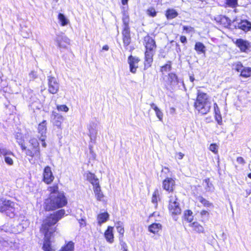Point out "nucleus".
I'll list each match as a JSON object with an SVG mask.
<instances>
[{
    "mask_svg": "<svg viewBox=\"0 0 251 251\" xmlns=\"http://www.w3.org/2000/svg\"><path fill=\"white\" fill-rule=\"evenodd\" d=\"M234 69L237 72H241L244 67L242 65V63L238 62L234 65Z\"/></svg>",
    "mask_w": 251,
    "mask_h": 251,
    "instance_id": "42",
    "label": "nucleus"
},
{
    "mask_svg": "<svg viewBox=\"0 0 251 251\" xmlns=\"http://www.w3.org/2000/svg\"><path fill=\"white\" fill-rule=\"evenodd\" d=\"M214 109L215 114V117L218 123L222 121V117L220 114L219 108L216 103L214 104Z\"/></svg>",
    "mask_w": 251,
    "mask_h": 251,
    "instance_id": "30",
    "label": "nucleus"
},
{
    "mask_svg": "<svg viewBox=\"0 0 251 251\" xmlns=\"http://www.w3.org/2000/svg\"><path fill=\"white\" fill-rule=\"evenodd\" d=\"M57 109L59 111L68 112L69 108L66 105H57Z\"/></svg>",
    "mask_w": 251,
    "mask_h": 251,
    "instance_id": "45",
    "label": "nucleus"
},
{
    "mask_svg": "<svg viewBox=\"0 0 251 251\" xmlns=\"http://www.w3.org/2000/svg\"><path fill=\"white\" fill-rule=\"evenodd\" d=\"M67 203V200L63 194H53L44 202V207L46 210H54L62 207Z\"/></svg>",
    "mask_w": 251,
    "mask_h": 251,
    "instance_id": "3",
    "label": "nucleus"
},
{
    "mask_svg": "<svg viewBox=\"0 0 251 251\" xmlns=\"http://www.w3.org/2000/svg\"><path fill=\"white\" fill-rule=\"evenodd\" d=\"M153 51H146L145 52V66L147 65L151 66V63L152 62V56L153 55Z\"/></svg>",
    "mask_w": 251,
    "mask_h": 251,
    "instance_id": "24",
    "label": "nucleus"
},
{
    "mask_svg": "<svg viewBox=\"0 0 251 251\" xmlns=\"http://www.w3.org/2000/svg\"><path fill=\"white\" fill-rule=\"evenodd\" d=\"M113 227L108 226L104 233L105 238L107 242L112 243L114 241Z\"/></svg>",
    "mask_w": 251,
    "mask_h": 251,
    "instance_id": "17",
    "label": "nucleus"
},
{
    "mask_svg": "<svg viewBox=\"0 0 251 251\" xmlns=\"http://www.w3.org/2000/svg\"><path fill=\"white\" fill-rule=\"evenodd\" d=\"M46 138V136H40L39 137V140L42 142V146L44 148H46L47 146V144L45 142Z\"/></svg>",
    "mask_w": 251,
    "mask_h": 251,
    "instance_id": "50",
    "label": "nucleus"
},
{
    "mask_svg": "<svg viewBox=\"0 0 251 251\" xmlns=\"http://www.w3.org/2000/svg\"><path fill=\"white\" fill-rule=\"evenodd\" d=\"M115 226L117 231L122 236H123L125 232L123 223L120 221L118 222L115 224Z\"/></svg>",
    "mask_w": 251,
    "mask_h": 251,
    "instance_id": "32",
    "label": "nucleus"
},
{
    "mask_svg": "<svg viewBox=\"0 0 251 251\" xmlns=\"http://www.w3.org/2000/svg\"><path fill=\"white\" fill-rule=\"evenodd\" d=\"M18 204L10 200L2 199L0 201V212L4 213L7 216L13 218L16 213Z\"/></svg>",
    "mask_w": 251,
    "mask_h": 251,
    "instance_id": "4",
    "label": "nucleus"
},
{
    "mask_svg": "<svg viewBox=\"0 0 251 251\" xmlns=\"http://www.w3.org/2000/svg\"><path fill=\"white\" fill-rule=\"evenodd\" d=\"M38 132L40 134V136H46L47 121L46 120H44L38 125Z\"/></svg>",
    "mask_w": 251,
    "mask_h": 251,
    "instance_id": "20",
    "label": "nucleus"
},
{
    "mask_svg": "<svg viewBox=\"0 0 251 251\" xmlns=\"http://www.w3.org/2000/svg\"><path fill=\"white\" fill-rule=\"evenodd\" d=\"M139 59L138 57L130 55L128 58V63L129 65L130 71L132 73H135L137 68L138 67Z\"/></svg>",
    "mask_w": 251,
    "mask_h": 251,
    "instance_id": "14",
    "label": "nucleus"
},
{
    "mask_svg": "<svg viewBox=\"0 0 251 251\" xmlns=\"http://www.w3.org/2000/svg\"><path fill=\"white\" fill-rule=\"evenodd\" d=\"M159 195L158 191L157 190L155 191L152 195L151 201L152 203L155 204L156 205L157 203V197Z\"/></svg>",
    "mask_w": 251,
    "mask_h": 251,
    "instance_id": "41",
    "label": "nucleus"
},
{
    "mask_svg": "<svg viewBox=\"0 0 251 251\" xmlns=\"http://www.w3.org/2000/svg\"><path fill=\"white\" fill-rule=\"evenodd\" d=\"M1 150H4L6 151V153L3 154L2 153H0V155H3L5 156L4 160L5 162L9 165H12L13 164V161L12 158L10 156L11 155L13 156V153L4 148H0Z\"/></svg>",
    "mask_w": 251,
    "mask_h": 251,
    "instance_id": "18",
    "label": "nucleus"
},
{
    "mask_svg": "<svg viewBox=\"0 0 251 251\" xmlns=\"http://www.w3.org/2000/svg\"><path fill=\"white\" fill-rule=\"evenodd\" d=\"M168 208L172 215H177L181 213V208L176 195L172 193L169 196Z\"/></svg>",
    "mask_w": 251,
    "mask_h": 251,
    "instance_id": "6",
    "label": "nucleus"
},
{
    "mask_svg": "<svg viewBox=\"0 0 251 251\" xmlns=\"http://www.w3.org/2000/svg\"><path fill=\"white\" fill-rule=\"evenodd\" d=\"M79 223H80L81 226L85 224L84 220L82 219L79 220Z\"/></svg>",
    "mask_w": 251,
    "mask_h": 251,
    "instance_id": "55",
    "label": "nucleus"
},
{
    "mask_svg": "<svg viewBox=\"0 0 251 251\" xmlns=\"http://www.w3.org/2000/svg\"><path fill=\"white\" fill-rule=\"evenodd\" d=\"M16 138L17 139V142H18V143L19 144V145L21 146V147L22 148V150L23 151H24V150H26V147L25 146V145L24 144V140L23 139L21 138V136L20 134L18 135H16Z\"/></svg>",
    "mask_w": 251,
    "mask_h": 251,
    "instance_id": "36",
    "label": "nucleus"
},
{
    "mask_svg": "<svg viewBox=\"0 0 251 251\" xmlns=\"http://www.w3.org/2000/svg\"><path fill=\"white\" fill-rule=\"evenodd\" d=\"M109 49V47L107 45H105L102 47V50H108Z\"/></svg>",
    "mask_w": 251,
    "mask_h": 251,
    "instance_id": "56",
    "label": "nucleus"
},
{
    "mask_svg": "<svg viewBox=\"0 0 251 251\" xmlns=\"http://www.w3.org/2000/svg\"><path fill=\"white\" fill-rule=\"evenodd\" d=\"M94 191L97 200L101 201L103 197V195L101 191L100 185L94 187Z\"/></svg>",
    "mask_w": 251,
    "mask_h": 251,
    "instance_id": "25",
    "label": "nucleus"
},
{
    "mask_svg": "<svg viewBox=\"0 0 251 251\" xmlns=\"http://www.w3.org/2000/svg\"><path fill=\"white\" fill-rule=\"evenodd\" d=\"M51 121L53 125L58 128H61V124L63 121V117L56 112L53 111L51 114Z\"/></svg>",
    "mask_w": 251,
    "mask_h": 251,
    "instance_id": "11",
    "label": "nucleus"
},
{
    "mask_svg": "<svg viewBox=\"0 0 251 251\" xmlns=\"http://www.w3.org/2000/svg\"><path fill=\"white\" fill-rule=\"evenodd\" d=\"M89 136L91 140H92L93 139H95L97 134L96 130L91 126H90L89 127Z\"/></svg>",
    "mask_w": 251,
    "mask_h": 251,
    "instance_id": "37",
    "label": "nucleus"
},
{
    "mask_svg": "<svg viewBox=\"0 0 251 251\" xmlns=\"http://www.w3.org/2000/svg\"><path fill=\"white\" fill-rule=\"evenodd\" d=\"M162 228V226L160 224L154 223L149 226L148 230L153 234L157 233Z\"/></svg>",
    "mask_w": 251,
    "mask_h": 251,
    "instance_id": "22",
    "label": "nucleus"
},
{
    "mask_svg": "<svg viewBox=\"0 0 251 251\" xmlns=\"http://www.w3.org/2000/svg\"><path fill=\"white\" fill-rule=\"evenodd\" d=\"M193 229L198 233H202L204 231V228L198 222H194L191 225Z\"/></svg>",
    "mask_w": 251,
    "mask_h": 251,
    "instance_id": "29",
    "label": "nucleus"
},
{
    "mask_svg": "<svg viewBox=\"0 0 251 251\" xmlns=\"http://www.w3.org/2000/svg\"><path fill=\"white\" fill-rule=\"evenodd\" d=\"M192 215V212L190 210H187L185 212V219L189 222H191L193 220V217Z\"/></svg>",
    "mask_w": 251,
    "mask_h": 251,
    "instance_id": "38",
    "label": "nucleus"
},
{
    "mask_svg": "<svg viewBox=\"0 0 251 251\" xmlns=\"http://www.w3.org/2000/svg\"><path fill=\"white\" fill-rule=\"evenodd\" d=\"M166 15L167 19H172L176 17L178 15V13L175 10L169 9L167 11Z\"/></svg>",
    "mask_w": 251,
    "mask_h": 251,
    "instance_id": "33",
    "label": "nucleus"
},
{
    "mask_svg": "<svg viewBox=\"0 0 251 251\" xmlns=\"http://www.w3.org/2000/svg\"><path fill=\"white\" fill-rule=\"evenodd\" d=\"M144 41L146 50L154 52L156 49V45L154 40L151 37L147 36L145 37Z\"/></svg>",
    "mask_w": 251,
    "mask_h": 251,
    "instance_id": "15",
    "label": "nucleus"
},
{
    "mask_svg": "<svg viewBox=\"0 0 251 251\" xmlns=\"http://www.w3.org/2000/svg\"><path fill=\"white\" fill-rule=\"evenodd\" d=\"M54 0V1H55L56 2H58V1L59 0Z\"/></svg>",
    "mask_w": 251,
    "mask_h": 251,
    "instance_id": "64",
    "label": "nucleus"
},
{
    "mask_svg": "<svg viewBox=\"0 0 251 251\" xmlns=\"http://www.w3.org/2000/svg\"><path fill=\"white\" fill-rule=\"evenodd\" d=\"M251 75V68L244 67L240 73V75L244 77H248Z\"/></svg>",
    "mask_w": 251,
    "mask_h": 251,
    "instance_id": "34",
    "label": "nucleus"
},
{
    "mask_svg": "<svg viewBox=\"0 0 251 251\" xmlns=\"http://www.w3.org/2000/svg\"><path fill=\"white\" fill-rule=\"evenodd\" d=\"M109 214L107 212L100 213L98 215L97 220L99 225L106 222L109 219Z\"/></svg>",
    "mask_w": 251,
    "mask_h": 251,
    "instance_id": "23",
    "label": "nucleus"
},
{
    "mask_svg": "<svg viewBox=\"0 0 251 251\" xmlns=\"http://www.w3.org/2000/svg\"><path fill=\"white\" fill-rule=\"evenodd\" d=\"M128 0H122V3L123 5L127 4Z\"/></svg>",
    "mask_w": 251,
    "mask_h": 251,
    "instance_id": "57",
    "label": "nucleus"
},
{
    "mask_svg": "<svg viewBox=\"0 0 251 251\" xmlns=\"http://www.w3.org/2000/svg\"><path fill=\"white\" fill-rule=\"evenodd\" d=\"M147 14L151 16L154 17L156 16V11L154 8L151 7L147 10Z\"/></svg>",
    "mask_w": 251,
    "mask_h": 251,
    "instance_id": "46",
    "label": "nucleus"
},
{
    "mask_svg": "<svg viewBox=\"0 0 251 251\" xmlns=\"http://www.w3.org/2000/svg\"><path fill=\"white\" fill-rule=\"evenodd\" d=\"M165 85L167 89H175L178 87L179 83L183 84V81L179 79L177 75L174 73H170L163 77Z\"/></svg>",
    "mask_w": 251,
    "mask_h": 251,
    "instance_id": "5",
    "label": "nucleus"
},
{
    "mask_svg": "<svg viewBox=\"0 0 251 251\" xmlns=\"http://www.w3.org/2000/svg\"><path fill=\"white\" fill-rule=\"evenodd\" d=\"M180 42L182 43H186L187 42L186 37L184 36H181L180 38Z\"/></svg>",
    "mask_w": 251,
    "mask_h": 251,
    "instance_id": "52",
    "label": "nucleus"
},
{
    "mask_svg": "<svg viewBox=\"0 0 251 251\" xmlns=\"http://www.w3.org/2000/svg\"><path fill=\"white\" fill-rule=\"evenodd\" d=\"M29 80H33L35 78L37 77V73L34 71H31L29 74Z\"/></svg>",
    "mask_w": 251,
    "mask_h": 251,
    "instance_id": "47",
    "label": "nucleus"
},
{
    "mask_svg": "<svg viewBox=\"0 0 251 251\" xmlns=\"http://www.w3.org/2000/svg\"><path fill=\"white\" fill-rule=\"evenodd\" d=\"M65 211L63 209L58 210L53 214L50 215L43 222L41 230L44 234L45 241L43 249L44 251H54L50 245V236L55 231L54 225L64 215Z\"/></svg>",
    "mask_w": 251,
    "mask_h": 251,
    "instance_id": "1",
    "label": "nucleus"
},
{
    "mask_svg": "<svg viewBox=\"0 0 251 251\" xmlns=\"http://www.w3.org/2000/svg\"><path fill=\"white\" fill-rule=\"evenodd\" d=\"M238 0H226V4L230 7H235L237 5Z\"/></svg>",
    "mask_w": 251,
    "mask_h": 251,
    "instance_id": "39",
    "label": "nucleus"
},
{
    "mask_svg": "<svg viewBox=\"0 0 251 251\" xmlns=\"http://www.w3.org/2000/svg\"><path fill=\"white\" fill-rule=\"evenodd\" d=\"M29 143L31 145L32 149H35V152H33L30 149H26L24 150L25 153L26 155L29 156L31 157L35 156L38 159L41 158V153L39 148V144L37 139L35 138H32L30 139Z\"/></svg>",
    "mask_w": 251,
    "mask_h": 251,
    "instance_id": "7",
    "label": "nucleus"
},
{
    "mask_svg": "<svg viewBox=\"0 0 251 251\" xmlns=\"http://www.w3.org/2000/svg\"><path fill=\"white\" fill-rule=\"evenodd\" d=\"M171 111L172 112H174L175 111V109L174 108H172L171 109Z\"/></svg>",
    "mask_w": 251,
    "mask_h": 251,
    "instance_id": "61",
    "label": "nucleus"
},
{
    "mask_svg": "<svg viewBox=\"0 0 251 251\" xmlns=\"http://www.w3.org/2000/svg\"><path fill=\"white\" fill-rule=\"evenodd\" d=\"M49 191L50 192V195L53 194H60L58 192V187L56 185L50 187L49 188Z\"/></svg>",
    "mask_w": 251,
    "mask_h": 251,
    "instance_id": "44",
    "label": "nucleus"
},
{
    "mask_svg": "<svg viewBox=\"0 0 251 251\" xmlns=\"http://www.w3.org/2000/svg\"><path fill=\"white\" fill-rule=\"evenodd\" d=\"M87 179L95 187L99 185V179L96 177V176L91 173H88L86 175Z\"/></svg>",
    "mask_w": 251,
    "mask_h": 251,
    "instance_id": "21",
    "label": "nucleus"
},
{
    "mask_svg": "<svg viewBox=\"0 0 251 251\" xmlns=\"http://www.w3.org/2000/svg\"><path fill=\"white\" fill-rule=\"evenodd\" d=\"M151 106L152 109H153L155 112L157 117L159 119L160 121H162L163 119V113L160 110V109L153 103L151 104Z\"/></svg>",
    "mask_w": 251,
    "mask_h": 251,
    "instance_id": "27",
    "label": "nucleus"
},
{
    "mask_svg": "<svg viewBox=\"0 0 251 251\" xmlns=\"http://www.w3.org/2000/svg\"><path fill=\"white\" fill-rule=\"evenodd\" d=\"M48 91L50 93L54 94L57 93L59 88V85L57 79L52 76H48Z\"/></svg>",
    "mask_w": 251,
    "mask_h": 251,
    "instance_id": "10",
    "label": "nucleus"
},
{
    "mask_svg": "<svg viewBox=\"0 0 251 251\" xmlns=\"http://www.w3.org/2000/svg\"><path fill=\"white\" fill-rule=\"evenodd\" d=\"M58 18L62 26H65L69 23V20L62 13L58 14Z\"/></svg>",
    "mask_w": 251,
    "mask_h": 251,
    "instance_id": "31",
    "label": "nucleus"
},
{
    "mask_svg": "<svg viewBox=\"0 0 251 251\" xmlns=\"http://www.w3.org/2000/svg\"><path fill=\"white\" fill-rule=\"evenodd\" d=\"M209 150L214 152V153H216L217 151H218V150H217V146L215 144H211L210 147H209Z\"/></svg>",
    "mask_w": 251,
    "mask_h": 251,
    "instance_id": "48",
    "label": "nucleus"
},
{
    "mask_svg": "<svg viewBox=\"0 0 251 251\" xmlns=\"http://www.w3.org/2000/svg\"><path fill=\"white\" fill-rule=\"evenodd\" d=\"M0 153H2L3 154H5L6 153V151L5 150H1L0 149Z\"/></svg>",
    "mask_w": 251,
    "mask_h": 251,
    "instance_id": "59",
    "label": "nucleus"
},
{
    "mask_svg": "<svg viewBox=\"0 0 251 251\" xmlns=\"http://www.w3.org/2000/svg\"><path fill=\"white\" fill-rule=\"evenodd\" d=\"M184 156V154L181 152H178L176 153V157L178 159H182Z\"/></svg>",
    "mask_w": 251,
    "mask_h": 251,
    "instance_id": "53",
    "label": "nucleus"
},
{
    "mask_svg": "<svg viewBox=\"0 0 251 251\" xmlns=\"http://www.w3.org/2000/svg\"><path fill=\"white\" fill-rule=\"evenodd\" d=\"M237 27L246 32L251 29V23L247 20H242L238 24Z\"/></svg>",
    "mask_w": 251,
    "mask_h": 251,
    "instance_id": "19",
    "label": "nucleus"
},
{
    "mask_svg": "<svg viewBox=\"0 0 251 251\" xmlns=\"http://www.w3.org/2000/svg\"><path fill=\"white\" fill-rule=\"evenodd\" d=\"M248 177H249V178H251V174H249L248 175Z\"/></svg>",
    "mask_w": 251,
    "mask_h": 251,
    "instance_id": "62",
    "label": "nucleus"
},
{
    "mask_svg": "<svg viewBox=\"0 0 251 251\" xmlns=\"http://www.w3.org/2000/svg\"><path fill=\"white\" fill-rule=\"evenodd\" d=\"M33 152H35V149H32V151Z\"/></svg>",
    "mask_w": 251,
    "mask_h": 251,
    "instance_id": "63",
    "label": "nucleus"
},
{
    "mask_svg": "<svg viewBox=\"0 0 251 251\" xmlns=\"http://www.w3.org/2000/svg\"><path fill=\"white\" fill-rule=\"evenodd\" d=\"M190 81L192 82H193L194 81V80H195V78L193 76H190Z\"/></svg>",
    "mask_w": 251,
    "mask_h": 251,
    "instance_id": "58",
    "label": "nucleus"
},
{
    "mask_svg": "<svg viewBox=\"0 0 251 251\" xmlns=\"http://www.w3.org/2000/svg\"><path fill=\"white\" fill-rule=\"evenodd\" d=\"M123 41L125 47H127L131 42L129 27H124L122 31Z\"/></svg>",
    "mask_w": 251,
    "mask_h": 251,
    "instance_id": "13",
    "label": "nucleus"
},
{
    "mask_svg": "<svg viewBox=\"0 0 251 251\" xmlns=\"http://www.w3.org/2000/svg\"><path fill=\"white\" fill-rule=\"evenodd\" d=\"M195 50L197 52H199L201 53H205V47L202 43L198 42L196 43L195 46Z\"/></svg>",
    "mask_w": 251,
    "mask_h": 251,
    "instance_id": "28",
    "label": "nucleus"
},
{
    "mask_svg": "<svg viewBox=\"0 0 251 251\" xmlns=\"http://www.w3.org/2000/svg\"><path fill=\"white\" fill-rule=\"evenodd\" d=\"M171 69L172 63L171 61H169L167 62V64L161 67L160 71L162 73H164L170 71Z\"/></svg>",
    "mask_w": 251,
    "mask_h": 251,
    "instance_id": "35",
    "label": "nucleus"
},
{
    "mask_svg": "<svg viewBox=\"0 0 251 251\" xmlns=\"http://www.w3.org/2000/svg\"><path fill=\"white\" fill-rule=\"evenodd\" d=\"M208 212L207 211H206V210H202L201 212V214L202 216L208 215Z\"/></svg>",
    "mask_w": 251,
    "mask_h": 251,
    "instance_id": "54",
    "label": "nucleus"
},
{
    "mask_svg": "<svg viewBox=\"0 0 251 251\" xmlns=\"http://www.w3.org/2000/svg\"><path fill=\"white\" fill-rule=\"evenodd\" d=\"M183 30H185L187 33H190L194 31V29L191 26H183Z\"/></svg>",
    "mask_w": 251,
    "mask_h": 251,
    "instance_id": "49",
    "label": "nucleus"
},
{
    "mask_svg": "<svg viewBox=\"0 0 251 251\" xmlns=\"http://www.w3.org/2000/svg\"><path fill=\"white\" fill-rule=\"evenodd\" d=\"M198 200L205 206L209 207L211 205V203L202 197H199Z\"/></svg>",
    "mask_w": 251,
    "mask_h": 251,
    "instance_id": "40",
    "label": "nucleus"
},
{
    "mask_svg": "<svg viewBox=\"0 0 251 251\" xmlns=\"http://www.w3.org/2000/svg\"><path fill=\"white\" fill-rule=\"evenodd\" d=\"M54 177L50 166H46L43 172V180L47 184H50L53 181Z\"/></svg>",
    "mask_w": 251,
    "mask_h": 251,
    "instance_id": "12",
    "label": "nucleus"
},
{
    "mask_svg": "<svg viewBox=\"0 0 251 251\" xmlns=\"http://www.w3.org/2000/svg\"><path fill=\"white\" fill-rule=\"evenodd\" d=\"M54 41L57 47L61 50H67L70 45V40L63 34L56 35Z\"/></svg>",
    "mask_w": 251,
    "mask_h": 251,
    "instance_id": "8",
    "label": "nucleus"
},
{
    "mask_svg": "<svg viewBox=\"0 0 251 251\" xmlns=\"http://www.w3.org/2000/svg\"><path fill=\"white\" fill-rule=\"evenodd\" d=\"M204 183L206 184L205 189L207 191H211L213 189L212 184L210 183L209 179H206L204 180Z\"/></svg>",
    "mask_w": 251,
    "mask_h": 251,
    "instance_id": "43",
    "label": "nucleus"
},
{
    "mask_svg": "<svg viewBox=\"0 0 251 251\" xmlns=\"http://www.w3.org/2000/svg\"><path fill=\"white\" fill-rule=\"evenodd\" d=\"M123 18L122 21L123 23V27H129V16L128 13L125 11V7H123Z\"/></svg>",
    "mask_w": 251,
    "mask_h": 251,
    "instance_id": "26",
    "label": "nucleus"
},
{
    "mask_svg": "<svg viewBox=\"0 0 251 251\" xmlns=\"http://www.w3.org/2000/svg\"><path fill=\"white\" fill-rule=\"evenodd\" d=\"M232 41L241 52H248L251 51V43L248 41L243 39H237Z\"/></svg>",
    "mask_w": 251,
    "mask_h": 251,
    "instance_id": "9",
    "label": "nucleus"
},
{
    "mask_svg": "<svg viewBox=\"0 0 251 251\" xmlns=\"http://www.w3.org/2000/svg\"><path fill=\"white\" fill-rule=\"evenodd\" d=\"M221 20H226V18L225 17H222V18H221Z\"/></svg>",
    "mask_w": 251,
    "mask_h": 251,
    "instance_id": "60",
    "label": "nucleus"
},
{
    "mask_svg": "<svg viewBox=\"0 0 251 251\" xmlns=\"http://www.w3.org/2000/svg\"><path fill=\"white\" fill-rule=\"evenodd\" d=\"M175 185V181L174 179L167 177L163 181L164 189L169 192H173Z\"/></svg>",
    "mask_w": 251,
    "mask_h": 251,
    "instance_id": "16",
    "label": "nucleus"
},
{
    "mask_svg": "<svg viewBox=\"0 0 251 251\" xmlns=\"http://www.w3.org/2000/svg\"><path fill=\"white\" fill-rule=\"evenodd\" d=\"M194 106L199 113L202 115L207 114L211 107V102L208 95L198 90Z\"/></svg>",
    "mask_w": 251,
    "mask_h": 251,
    "instance_id": "2",
    "label": "nucleus"
},
{
    "mask_svg": "<svg viewBox=\"0 0 251 251\" xmlns=\"http://www.w3.org/2000/svg\"><path fill=\"white\" fill-rule=\"evenodd\" d=\"M237 162L238 163H240V164H245V160L244 159V158L242 157H238L237 158Z\"/></svg>",
    "mask_w": 251,
    "mask_h": 251,
    "instance_id": "51",
    "label": "nucleus"
}]
</instances>
